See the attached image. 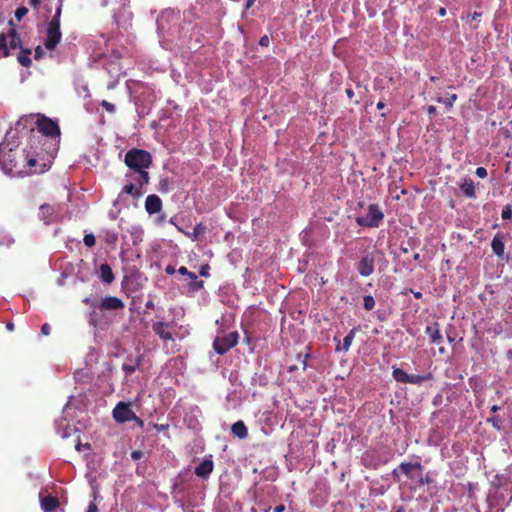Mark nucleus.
I'll return each mask as SVG.
<instances>
[{
	"label": "nucleus",
	"mask_w": 512,
	"mask_h": 512,
	"mask_svg": "<svg viewBox=\"0 0 512 512\" xmlns=\"http://www.w3.org/2000/svg\"><path fill=\"white\" fill-rule=\"evenodd\" d=\"M37 159L10 142L0 143V168L6 174L24 177L31 174L27 168L36 165Z\"/></svg>",
	"instance_id": "nucleus-1"
},
{
	"label": "nucleus",
	"mask_w": 512,
	"mask_h": 512,
	"mask_svg": "<svg viewBox=\"0 0 512 512\" xmlns=\"http://www.w3.org/2000/svg\"><path fill=\"white\" fill-rule=\"evenodd\" d=\"M124 162L131 170L126 174L127 179H132L140 185L149 183L150 176L147 169L152 164V156L148 151L133 148L125 154Z\"/></svg>",
	"instance_id": "nucleus-2"
},
{
	"label": "nucleus",
	"mask_w": 512,
	"mask_h": 512,
	"mask_svg": "<svg viewBox=\"0 0 512 512\" xmlns=\"http://www.w3.org/2000/svg\"><path fill=\"white\" fill-rule=\"evenodd\" d=\"M424 467L420 461L402 462L392 471L395 480H400V475H404L411 481L410 489L416 490L433 482L430 472L423 473Z\"/></svg>",
	"instance_id": "nucleus-3"
},
{
	"label": "nucleus",
	"mask_w": 512,
	"mask_h": 512,
	"mask_svg": "<svg viewBox=\"0 0 512 512\" xmlns=\"http://www.w3.org/2000/svg\"><path fill=\"white\" fill-rule=\"evenodd\" d=\"M384 219V213L378 204H370L366 216H357L355 221L359 226L378 228Z\"/></svg>",
	"instance_id": "nucleus-4"
},
{
	"label": "nucleus",
	"mask_w": 512,
	"mask_h": 512,
	"mask_svg": "<svg viewBox=\"0 0 512 512\" xmlns=\"http://www.w3.org/2000/svg\"><path fill=\"white\" fill-rule=\"evenodd\" d=\"M22 40L15 29L5 34H0V58H5L10 55V50L21 49Z\"/></svg>",
	"instance_id": "nucleus-5"
},
{
	"label": "nucleus",
	"mask_w": 512,
	"mask_h": 512,
	"mask_svg": "<svg viewBox=\"0 0 512 512\" xmlns=\"http://www.w3.org/2000/svg\"><path fill=\"white\" fill-rule=\"evenodd\" d=\"M392 376L395 381L402 384L421 385L424 381L432 378L431 373L427 375L408 374L401 368L393 367Z\"/></svg>",
	"instance_id": "nucleus-6"
},
{
	"label": "nucleus",
	"mask_w": 512,
	"mask_h": 512,
	"mask_svg": "<svg viewBox=\"0 0 512 512\" xmlns=\"http://www.w3.org/2000/svg\"><path fill=\"white\" fill-rule=\"evenodd\" d=\"M238 332L233 331L224 336H218L214 339L213 348L217 354L223 355L238 343Z\"/></svg>",
	"instance_id": "nucleus-7"
},
{
	"label": "nucleus",
	"mask_w": 512,
	"mask_h": 512,
	"mask_svg": "<svg viewBox=\"0 0 512 512\" xmlns=\"http://www.w3.org/2000/svg\"><path fill=\"white\" fill-rule=\"evenodd\" d=\"M37 125L38 131L47 137L56 139L60 137V128L58 124L51 119L41 116L35 122Z\"/></svg>",
	"instance_id": "nucleus-8"
},
{
	"label": "nucleus",
	"mask_w": 512,
	"mask_h": 512,
	"mask_svg": "<svg viewBox=\"0 0 512 512\" xmlns=\"http://www.w3.org/2000/svg\"><path fill=\"white\" fill-rule=\"evenodd\" d=\"M112 416L117 423L123 424L134 419L135 412L131 409V404L120 401L112 411Z\"/></svg>",
	"instance_id": "nucleus-9"
},
{
	"label": "nucleus",
	"mask_w": 512,
	"mask_h": 512,
	"mask_svg": "<svg viewBox=\"0 0 512 512\" xmlns=\"http://www.w3.org/2000/svg\"><path fill=\"white\" fill-rule=\"evenodd\" d=\"M152 329L164 341H174L176 322H154Z\"/></svg>",
	"instance_id": "nucleus-10"
},
{
	"label": "nucleus",
	"mask_w": 512,
	"mask_h": 512,
	"mask_svg": "<svg viewBox=\"0 0 512 512\" xmlns=\"http://www.w3.org/2000/svg\"><path fill=\"white\" fill-rule=\"evenodd\" d=\"M60 24L57 22H49L47 28V38L44 42V46L48 50H54L61 41Z\"/></svg>",
	"instance_id": "nucleus-11"
},
{
	"label": "nucleus",
	"mask_w": 512,
	"mask_h": 512,
	"mask_svg": "<svg viewBox=\"0 0 512 512\" xmlns=\"http://www.w3.org/2000/svg\"><path fill=\"white\" fill-rule=\"evenodd\" d=\"M357 272L362 277H368L373 274L375 270V255L374 252L363 255L356 264Z\"/></svg>",
	"instance_id": "nucleus-12"
},
{
	"label": "nucleus",
	"mask_w": 512,
	"mask_h": 512,
	"mask_svg": "<svg viewBox=\"0 0 512 512\" xmlns=\"http://www.w3.org/2000/svg\"><path fill=\"white\" fill-rule=\"evenodd\" d=\"M94 308H99L100 310H121L125 307L124 302L115 296H107L101 301H99L98 305H94Z\"/></svg>",
	"instance_id": "nucleus-13"
},
{
	"label": "nucleus",
	"mask_w": 512,
	"mask_h": 512,
	"mask_svg": "<svg viewBox=\"0 0 512 512\" xmlns=\"http://www.w3.org/2000/svg\"><path fill=\"white\" fill-rule=\"evenodd\" d=\"M143 354H137L136 356H128L122 365V370L126 376L132 375L143 363Z\"/></svg>",
	"instance_id": "nucleus-14"
},
{
	"label": "nucleus",
	"mask_w": 512,
	"mask_h": 512,
	"mask_svg": "<svg viewBox=\"0 0 512 512\" xmlns=\"http://www.w3.org/2000/svg\"><path fill=\"white\" fill-rule=\"evenodd\" d=\"M127 180L128 182L122 188V193L131 195L134 199L141 197L143 194L142 188L144 185H140V183H137L132 179Z\"/></svg>",
	"instance_id": "nucleus-15"
},
{
	"label": "nucleus",
	"mask_w": 512,
	"mask_h": 512,
	"mask_svg": "<svg viewBox=\"0 0 512 512\" xmlns=\"http://www.w3.org/2000/svg\"><path fill=\"white\" fill-rule=\"evenodd\" d=\"M145 209L149 214L159 213L162 209V200L155 194L147 196L145 200Z\"/></svg>",
	"instance_id": "nucleus-16"
},
{
	"label": "nucleus",
	"mask_w": 512,
	"mask_h": 512,
	"mask_svg": "<svg viewBox=\"0 0 512 512\" xmlns=\"http://www.w3.org/2000/svg\"><path fill=\"white\" fill-rule=\"evenodd\" d=\"M40 501L44 512H54L60 505L59 499L51 495L41 496Z\"/></svg>",
	"instance_id": "nucleus-17"
},
{
	"label": "nucleus",
	"mask_w": 512,
	"mask_h": 512,
	"mask_svg": "<svg viewBox=\"0 0 512 512\" xmlns=\"http://www.w3.org/2000/svg\"><path fill=\"white\" fill-rule=\"evenodd\" d=\"M213 468V461L211 459H204L199 465L195 467V474L198 477L206 478L212 473Z\"/></svg>",
	"instance_id": "nucleus-18"
},
{
	"label": "nucleus",
	"mask_w": 512,
	"mask_h": 512,
	"mask_svg": "<svg viewBox=\"0 0 512 512\" xmlns=\"http://www.w3.org/2000/svg\"><path fill=\"white\" fill-rule=\"evenodd\" d=\"M39 217L46 223L50 224L55 221L56 214L53 206L49 204H43L39 209Z\"/></svg>",
	"instance_id": "nucleus-19"
},
{
	"label": "nucleus",
	"mask_w": 512,
	"mask_h": 512,
	"mask_svg": "<svg viewBox=\"0 0 512 512\" xmlns=\"http://www.w3.org/2000/svg\"><path fill=\"white\" fill-rule=\"evenodd\" d=\"M491 248L495 255H497L499 258H503L504 251H505V244H504V236L500 233H497L491 242Z\"/></svg>",
	"instance_id": "nucleus-20"
},
{
	"label": "nucleus",
	"mask_w": 512,
	"mask_h": 512,
	"mask_svg": "<svg viewBox=\"0 0 512 512\" xmlns=\"http://www.w3.org/2000/svg\"><path fill=\"white\" fill-rule=\"evenodd\" d=\"M99 278L104 282L105 284H111L115 280L114 273L112 271V268L107 263H102L99 266L98 270Z\"/></svg>",
	"instance_id": "nucleus-21"
},
{
	"label": "nucleus",
	"mask_w": 512,
	"mask_h": 512,
	"mask_svg": "<svg viewBox=\"0 0 512 512\" xmlns=\"http://www.w3.org/2000/svg\"><path fill=\"white\" fill-rule=\"evenodd\" d=\"M177 230L181 233H183L186 237L190 238L192 241H196L199 236L203 235L206 232V226H204L202 223H198L192 232L185 231L180 226H177Z\"/></svg>",
	"instance_id": "nucleus-22"
},
{
	"label": "nucleus",
	"mask_w": 512,
	"mask_h": 512,
	"mask_svg": "<svg viewBox=\"0 0 512 512\" xmlns=\"http://www.w3.org/2000/svg\"><path fill=\"white\" fill-rule=\"evenodd\" d=\"M355 336V329H352L343 339L341 343L340 340L335 336L334 340L338 342L336 346V351H344L347 352L352 344V341Z\"/></svg>",
	"instance_id": "nucleus-23"
},
{
	"label": "nucleus",
	"mask_w": 512,
	"mask_h": 512,
	"mask_svg": "<svg viewBox=\"0 0 512 512\" xmlns=\"http://www.w3.org/2000/svg\"><path fill=\"white\" fill-rule=\"evenodd\" d=\"M460 190L468 198H476L475 186L472 179H464L463 183L460 184Z\"/></svg>",
	"instance_id": "nucleus-24"
},
{
	"label": "nucleus",
	"mask_w": 512,
	"mask_h": 512,
	"mask_svg": "<svg viewBox=\"0 0 512 512\" xmlns=\"http://www.w3.org/2000/svg\"><path fill=\"white\" fill-rule=\"evenodd\" d=\"M234 436L239 439H245L248 436V430L243 421L235 422L231 427Z\"/></svg>",
	"instance_id": "nucleus-25"
},
{
	"label": "nucleus",
	"mask_w": 512,
	"mask_h": 512,
	"mask_svg": "<svg viewBox=\"0 0 512 512\" xmlns=\"http://www.w3.org/2000/svg\"><path fill=\"white\" fill-rule=\"evenodd\" d=\"M31 53L32 52H31L30 49L22 47L20 49L19 54L17 55L18 62L22 66H24L26 68H29L32 65V60H31V57H30Z\"/></svg>",
	"instance_id": "nucleus-26"
},
{
	"label": "nucleus",
	"mask_w": 512,
	"mask_h": 512,
	"mask_svg": "<svg viewBox=\"0 0 512 512\" xmlns=\"http://www.w3.org/2000/svg\"><path fill=\"white\" fill-rule=\"evenodd\" d=\"M33 124H34V117L32 115H30V116H22L16 122L15 129L16 130H20V129L30 128V131L33 132V130H34Z\"/></svg>",
	"instance_id": "nucleus-27"
},
{
	"label": "nucleus",
	"mask_w": 512,
	"mask_h": 512,
	"mask_svg": "<svg viewBox=\"0 0 512 512\" xmlns=\"http://www.w3.org/2000/svg\"><path fill=\"white\" fill-rule=\"evenodd\" d=\"M457 98H458V97H457V95H456V94H451V95H450L449 97H447V98H443V97H441V96H437V97L435 98V100H436V102H438V103H442V104H444V105L447 107V109H449V110H450V109H452V108H453L454 103L456 102Z\"/></svg>",
	"instance_id": "nucleus-28"
},
{
	"label": "nucleus",
	"mask_w": 512,
	"mask_h": 512,
	"mask_svg": "<svg viewBox=\"0 0 512 512\" xmlns=\"http://www.w3.org/2000/svg\"><path fill=\"white\" fill-rule=\"evenodd\" d=\"M103 239L108 245H115L118 241V233L115 230H105Z\"/></svg>",
	"instance_id": "nucleus-29"
},
{
	"label": "nucleus",
	"mask_w": 512,
	"mask_h": 512,
	"mask_svg": "<svg viewBox=\"0 0 512 512\" xmlns=\"http://www.w3.org/2000/svg\"><path fill=\"white\" fill-rule=\"evenodd\" d=\"M426 331H427V333L430 334L431 341L433 343H435L438 339L441 338L436 322H435L434 326H428Z\"/></svg>",
	"instance_id": "nucleus-30"
},
{
	"label": "nucleus",
	"mask_w": 512,
	"mask_h": 512,
	"mask_svg": "<svg viewBox=\"0 0 512 512\" xmlns=\"http://www.w3.org/2000/svg\"><path fill=\"white\" fill-rule=\"evenodd\" d=\"M487 422L490 423L492 427L498 431L502 429V421L498 415H492L487 419Z\"/></svg>",
	"instance_id": "nucleus-31"
},
{
	"label": "nucleus",
	"mask_w": 512,
	"mask_h": 512,
	"mask_svg": "<svg viewBox=\"0 0 512 512\" xmlns=\"http://www.w3.org/2000/svg\"><path fill=\"white\" fill-rule=\"evenodd\" d=\"M363 306L366 310L370 311L375 307V300L371 295H366L363 298Z\"/></svg>",
	"instance_id": "nucleus-32"
},
{
	"label": "nucleus",
	"mask_w": 512,
	"mask_h": 512,
	"mask_svg": "<svg viewBox=\"0 0 512 512\" xmlns=\"http://www.w3.org/2000/svg\"><path fill=\"white\" fill-rule=\"evenodd\" d=\"M83 242L87 247L91 248L95 245L96 238L93 234H86L83 238Z\"/></svg>",
	"instance_id": "nucleus-33"
},
{
	"label": "nucleus",
	"mask_w": 512,
	"mask_h": 512,
	"mask_svg": "<svg viewBox=\"0 0 512 512\" xmlns=\"http://www.w3.org/2000/svg\"><path fill=\"white\" fill-rule=\"evenodd\" d=\"M310 357V354L309 353H305L304 355L302 353H299L297 355V359L298 361L301 363L302 365V369L303 370H306L307 368V359Z\"/></svg>",
	"instance_id": "nucleus-34"
},
{
	"label": "nucleus",
	"mask_w": 512,
	"mask_h": 512,
	"mask_svg": "<svg viewBox=\"0 0 512 512\" xmlns=\"http://www.w3.org/2000/svg\"><path fill=\"white\" fill-rule=\"evenodd\" d=\"M501 217L502 219L504 220H509L512 218V208L510 205H506L503 210H502V213H501Z\"/></svg>",
	"instance_id": "nucleus-35"
},
{
	"label": "nucleus",
	"mask_w": 512,
	"mask_h": 512,
	"mask_svg": "<svg viewBox=\"0 0 512 512\" xmlns=\"http://www.w3.org/2000/svg\"><path fill=\"white\" fill-rule=\"evenodd\" d=\"M203 286H204V281L198 280V278H197L196 280H192V282L190 284V289L192 291H197V290L202 289Z\"/></svg>",
	"instance_id": "nucleus-36"
},
{
	"label": "nucleus",
	"mask_w": 512,
	"mask_h": 512,
	"mask_svg": "<svg viewBox=\"0 0 512 512\" xmlns=\"http://www.w3.org/2000/svg\"><path fill=\"white\" fill-rule=\"evenodd\" d=\"M27 13L28 9L24 6H21L15 11V17L20 21Z\"/></svg>",
	"instance_id": "nucleus-37"
},
{
	"label": "nucleus",
	"mask_w": 512,
	"mask_h": 512,
	"mask_svg": "<svg viewBox=\"0 0 512 512\" xmlns=\"http://www.w3.org/2000/svg\"><path fill=\"white\" fill-rule=\"evenodd\" d=\"M101 106L108 112V113H114L115 112V105L108 102L107 100H103L101 102Z\"/></svg>",
	"instance_id": "nucleus-38"
},
{
	"label": "nucleus",
	"mask_w": 512,
	"mask_h": 512,
	"mask_svg": "<svg viewBox=\"0 0 512 512\" xmlns=\"http://www.w3.org/2000/svg\"><path fill=\"white\" fill-rule=\"evenodd\" d=\"M209 270H210V267L208 264H205V265H202L199 269V274L203 277H208L209 276Z\"/></svg>",
	"instance_id": "nucleus-39"
},
{
	"label": "nucleus",
	"mask_w": 512,
	"mask_h": 512,
	"mask_svg": "<svg viewBox=\"0 0 512 512\" xmlns=\"http://www.w3.org/2000/svg\"><path fill=\"white\" fill-rule=\"evenodd\" d=\"M61 12H62V8L61 6H59L57 9H56V12H55V15L53 16V18L50 20V22H57V24H60V17H61Z\"/></svg>",
	"instance_id": "nucleus-40"
},
{
	"label": "nucleus",
	"mask_w": 512,
	"mask_h": 512,
	"mask_svg": "<svg viewBox=\"0 0 512 512\" xmlns=\"http://www.w3.org/2000/svg\"><path fill=\"white\" fill-rule=\"evenodd\" d=\"M475 174L479 178H485L487 176V170L484 167H478V168H476Z\"/></svg>",
	"instance_id": "nucleus-41"
},
{
	"label": "nucleus",
	"mask_w": 512,
	"mask_h": 512,
	"mask_svg": "<svg viewBox=\"0 0 512 512\" xmlns=\"http://www.w3.org/2000/svg\"><path fill=\"white\" fill-rule=\"evenodd\" d=\"M143 455L144 454L141 450H134L131 452V458L135 461L141 459Z\"/></svg>",
	"instance_id": "nucleus-42"
},
{
	"label": "nucleus",
	"mask_w": 512,
	"mask_h": 512,
	"mask_svg": "<svg viewBox=\"0 0 512 512\" xmlns=\"http://www.w3.org/2000/svg\"><path fill=\"white\" fill-rule=\"evenodd\" d=\"M481 16H482L481 12H474L472 14L468 13L466 18L468 21H473V20L479 19Z\"/></svg>",
	"instance_id": "nucleus-43"
},
{
	"label": "nucleus",
	"mask_w": 512,
	"mask_h": 512,
	"mask_svg": "<svg viewBox=\"0 0 512 512\" xmlns=\"http://www.w3.org/2000/svg\"><path fill=\"white\" fill-rule=\"evenodd\" d=\"M259 44L263 47H267L270 44V39L267 35H264L260 38Z\"/></svg>",
	"instance_id": "nucleus-44"
},
{
	"label": "nucleus",
	"mask_w": 512,
	"mask_h": 512,
	"mask_svg": "<svg viewBox=\"0 0 512 512\" xmlns=\"http://www.w3.org/2000/svg\"><path fill=\"white\" fill-rule=\"evenodd\" d=\"M131 421H134L136 423V425L140 428H143V426H144V421L140 417H138L136 414H135L134 419H131Z\"/></svg>",
	"instance_id": "nucleus-45"
},
{
	"label": "nucleus",
	"mask_w": 512,
	"mask_h": 512,
	"mask_svg": "<svg viewBox=\"0 0 512 512\" xmlns=\"http://www.w3.org/2000/svg\"><path fill=\"white\" fill-rule=\"evenodd\" d=\"M427 112H428L429 117H432V116H434L436 114L437 109H436L435 106L430 105V106L427 107Z\"/></svg>",
	"instance_id": "nucleus-46"
},
{
	"label": "nucleus",
	"mask_w": 512,
	"mask_h": 512,
	"mask_svg": "<svg viewBox=\"0 0 512 512\" xmlns=\"http://www.w3.org/2000/svg\"><path fill=\"white\" fill-rule=\"evenodd\" d=\"M50 329H51V328H50L49 324H48V323H45V324L42 326V328H41V333H42L43 335H48V334L50 333Z\"/></svg>",
	"instance_id": "nucleus-47"
},
{
	"label": "nucleus",
	"mask_w": 512,
	"mask_h": 512,
	"mask_svg": "<svg viewBox=\"0 0 512 512\" xmlns=\"http://www.w3.org/2000/svg\"><path fill=\"white\" fill-rule=\"evenodd\" d=\"M98 508L97 505L93 502H91L88 506L87 512H97Z\"/></svg>",
	"instance_id": "nucleus-48"
},
{
	"label": "nucleus",
	"mask_w": 512,
	"mask_h": 512,
	"mask_svg": "<svg viewBox=\"0 0 512 512\" xmlns=\"http://www.w3.org/2000/svg\"><path fill=\"white\" fill-rule=\"evenodd\" d=\"M83 302H84L86 305L91 306L92 308H94V306H93L92 304H94V305H98V303H99V302H96V301H92V300H91L90 298H88V297H87V298H85V299L83 300Z\"/></svg>",
	"instance_id": "nucleus-49"
},
{
	"label": "nucleus",
	"mask_w": 512,
	"mask_h": 512,
	"mask_svg": "<svg viewBox=\"0 0 512 512\" xmlns=\"http://www.w3.org/2000/svg\"><path fill=\"white\" fill-rule=\"evenodd\" d=\"M165 272L169 275H172L175 273V268L172 265H168L165 268Z\"/></svg>",
	"instance_id": "nucleus-50"
},
{
	"label": "nucleus",
	"mask_w": 512,
	"mask_h": 512,
	"mask_svg": "<svg viewBox=\"0 0 512 512\" xmlns=\"http://www.w3.org/2000/svg\"><path fill=\"white\" fill-rule=\"evenodd\" d=\"M178 273L181 274V275L186 276L187 274H189V271H188V269L185 266H181L178 269Z\"/></svg>",
	"instance_id": "nucleus-51"
},
{
	"label": "nucleus",
	"mask_w": 512,
	"mask_h": 512,
	"mask_svg": "<svg viewBox=\"0 0 512 512\" xmlns=\"http://www.w3.org/2000/svg\"><path fill=\"white\" fill-rule=\"evenodd\" d=\"M345 93H346L347 97H348L350 100H351V99H353V97H354V91H353V89H352V88H347V89L345 90Z\"/></svg>",
	"instance_id": "nucleus-52"
},
{
	"label": "nucleus",
	"mask_w": 512,
	"mask_h": 512,
	"mask_svg": "<svg viewBox=\"0 0 512 512\" xmlns=\"http://www.w3.org/2000/svg\"><path fill=\"white\" fill-rule=\"evenodd\" d=\"M274 512H284L285 511V506L283 504H280V505H277L274 509H273Z\"/></svg>",
	"instance_id": "nucleus-53"
},
{
	"label": "nucleus",
	"mask_w": 512,
	"mask_h": 512,
	"mask_svg": "<svg viewBox=\"0 0 512 512\" xmlns=\"http://www.w3.org/2000/svg\"><path fill=\"white\" fill-rule=\"evenodd\" d=\"M42 55V50H41V47L38 46L36 49H35V58L36 59H39Z\"/></svg>",
	"instance_id": "nucleus-54"
},
{
	"label": "nucleus",
	"mask_w": 512,
	"mask_h": 512,
	"mask_svg": "<svg viewBox=\"0 0 512 512\" xmlns=\"http://www.w3.org/2000/svg\"><path fill=\"white\" fill-rule=\"evenodd\" d=\"M410 292L414 295L416 299H420L422 297V293L419 291L410 290Z\"/></svg>",
	"instance_id": "nucleus-55"
},
{
	"label": "nucleus",
	"mask_w": 512,
	"mask_h": 512,
	"mask_svg": "<svg viewBox=\"0 0 512 512\" xmlns=\"http://www.w3.org/2000/svg\"><path fill=\"white\" fill-rule=\"evenodd\" d=\"M437 13L440 17H443L446 15V9L444 7H440Z\"/></svg>",
	"instance_id": "nucleus-56"
},
{
	"label": "nucleus",
	"mask_w": 512,
	"mask_h": 512,
	"mask_svg": "<svg viewBox=\"0 0 512 512\" xmlns=\"http://www.w3.org/2000/svg\"><path fill=\"white\" fill-rule=\"evenodd\" d=\"M255 0H246L245 7L246 9L251 8L254 5Z\"/></svg>",
	"instance_id": "nucleus-57"
},
{
	"label": "nucleus",
	"mask_w": 512,
	"mask_h": 512,
	"mask_svg": "<svg viewBox=\"0 0 512 512\" xmlns=\"http://www.w3.org/2000/svg\"><path fill=\"white\" fill-rule=\"evenodd\" d=\"M6 323H7V324H6V329H7L8 331H13V329H14V323H13V322H6Z\"/></svg>",
	"instance_id": "nucleus-58"
},
{
	"label": "nucleus",
	"mask_w": 512,
	"mask_h": 512,
	"mask_svg": "<svg viewBox=\"0 0 512 512\" xmlns=\"http://www.w3.org/2000/svg\"><path fill=\"white\" fill-rule=\"evenodd\" d=\"M186 276L189 277V279H191V281L197 279V275L190 271H189V274H187Z\"/></svg>",
	"instance_id": "nucleus-59"
},
{
	"label": "nucleus",
	"mask_w": 512,
	"mask_h": 512,
	"mask_svg": "<svg viewBox=\"0 0 512 512\" xmlns=\"http://www.w3.org/2000/svg\"><path fill=\"white\" fill-rule=\"evenodd\" d=\"M499 409H500V407H499V406H497V405H493V406L491 407V412L493 413V415H495V413H496Z\"/></svg>",
	"instance_id": "nucleus-60"
},
{
	"label": "nucleus",
	"mask_w": 512,
	"mask_h": 512,
	"mask_svg": "<svg viewBox=\"0 0 512 512\" xmlns=\"http://www.w3.org/2000/svg\"><path fill=\"white\" fill-rule=\"evenodd\" d=\"M30 4L33 7H37L40 4V0H30Z\"/></svg>",
	"instance_id": "nucleus-61"
},
{
	"label": "nucleus",
	"mask_w": 512,
	"mask_h": 512,
	"mask_svg": "<svg viewBox=\"0 0 512 512\" xmlns=\"http://www.w3.org/2000/svg\"><path fill=\"white\" fill-rule=\"evenodd\" d=\"M384 107H385V104H384L382 101H379V102L377 103V109L381 110V109H383Z\"/></svg>",
	"instance_id": "nucleus-62"
},
{
	"label": "nucleus",
	"mask_w": 512,
	"mask_h": 512,
	"mask_svg": "<svg viewBox=\"0 0 512 512\" xmlns=\"http://www.w3.org/2000/svg\"><path fill=\"white\" fill-rule=\"evenodd\" d=\"M295 370H297V366H296V365H291V366H289V368H288V371H289V372H293V371H295Z\"/></svg>",
	"instance_id": "nucleus-63"
},
{
	"label": "nucleus",
	"mask_w": 512,
	"mask_h": 512,
	"mask_svg": "<svg viewBox=\"0 0 512 512\" xmlns=\"http://www.w3.org/2000/svg\"><path fill=\"white\" fill-rule=\"evenodd\" d=\"M155 427H156L159 431H161V430H164L167 426H164V425L158 426V425H156Z\"/></svg>",
	"instance_id": "nucleus-64"
}]
</instances>
